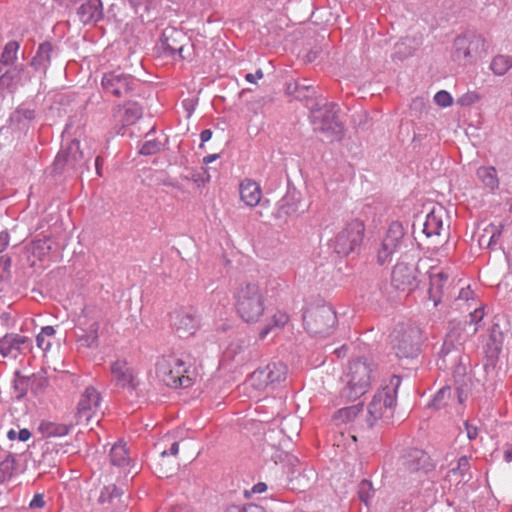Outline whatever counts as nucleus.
Instances as JSON below:
<instances>
[{
  "instance_id": "1",
  "label": "nucleus",
  "mask_w": 512,
  "mask_h": 512,
  "mask_svg": "<svg viewBox=\"0 0 512 512\" xmlns=\"http://www.w3.org/2000/svg\"><path fill=\"white\" fill-rule=\"evenodd\" d=\"M377 376L376 366L367 359L358 358L350 361L342 377L344 387L341 389V397L346 400L360 398L369 391Z\"/></svg>"
},
{
  "instance_id": "2",
  "label": "nucleus",
  "mask_w": 512,
  "mask_h": 512,
  "mask_svg": "<svg viewBox=\"0 0 512 512\" xmlns=\"http://www.w3.org/2000/svg\"><path fill=\"white\" fill-rule=\"evenodd\" d=\"M158 379L170 388H189L194 384L195 371L190 361L177 355H165L156 363Z\"/></svg>"
},
{
  "instance_id": "3",
  "label": "nucleus",
  "mask_w": 512,
  "mask_h": 512,
  "mask_svg": "<svg viewBox=\"0 0 512 512\" xmlns=\"http://www.w3.org/2000/svg\"><path fill=\"white\" fill-rule=\"evenodd\" d=\"M401 378L393 375L389 384L379 389L373 396L367 408L366 422L368 427H374L380 420H388L393 416L397 391Z\"/></svg>"
},
{
  "instance_id": "4",
  "label": "nucleus",
  "mask_w": 512,
  "mask_h": 512,
  "mask_svg": "<svg viewBox=\"0 0 512 512\" xmlns=\"http://www.w3.org/2000/svg\"><path fill=\"white\" fill-rule=\"evenodd\" d=\"M235 301L237 313L247 323L257 322L264 313V294L256 283L241 284L235 293Z\"/></svg>"
},
{
  "instance_id": "5",
  "label": "nucleus",
  "mask_w": 512,
  "mask_h": 512,
  "mask_svg": "<svg viewBox=\"0 0 512 512\" xmlns=\"http://www.w3.org/2000/svg\"><path fill=\"white\" fill-rule=\"evenodd\" d=\"M309 109L310 121L315 132L322 133L331 139L342 132L343 125L339 119L340 107L337 103L314 102Z\"/></svg>"
},
{
  "instance_id": "6",
  "label": "nucleus",
  "mask_w": 512,
  "mask_h": 512,
  "mask_svg": "<svg viewBox=\"0 0 512 512\" xmlns=\"http://www.w3.org/2000/svg\"><path fill=\"white\" fill-rule=\"evenodd\" d=\"M337 322L335 311L330 305L321 304L308 307L303 314V323L306 331L314 337L330 335Z\"/></svg>"
},
{
  "instance_id": "7",
  "label": "nucleus",
  "mask_w": 512,
  "mask_h": 512,
  "mask_svg": "<svg viewBox=\"0 0 512 512\" xmlns=\"http://www.w3.org/2000/svg\"><path fill=\"white\" fill-rule=\"evenodd\" d=\"M486 39L478 33L468 31L455 38L452 59L458 63H473L486 55Z\"/></svg>"
},
{
  "instance_id": "8",
  "label": "nucleus",
  "mask_w": 512,
  "mask_h": 512,
  "mask_svg": "<svg viewBox=\"0 0 512 512\" xmlns=\"http://www.w3.org/2000/svg\"><path fill=\"white\" fill-rule=\"evenodd\" d=\"M421 332L412 325H399L391 335V347L400 359L414 358L420 351Z\"/></svg>"
},
{
  "instance_id": "9",
  "label": "nucleus",
  "mask_w": 512,
  "mask_h": 512,
  "mask_svg": "<svg viewBox=\"0 0 512 512\" xmlns=\"http://www.w3.org/2000/svg\"><path fill=\"white\" fill-rule=\"evenodd\" d=\"M364 231L365 227L361 221L352 220L331 240V247L338 255L348 256L360 248Z\"/></svg>"
},
{
  "instance_id": "10",
  "label": "nucleus",
  "mask_w": 512,
  "mask_h": 512,
  "mask_svg": "<svg viewBox=\"0 0 512 512\" xmlns=\"http://www.w3.org/2000/svg\"><path fill=\"white\" fill-rule=\"evenodd\" d=\"M101 85L104 92L117 98L127 97L138 85V80L121 69L103 74Z\"/></svg>"
},
{
  "instance_id": "11",
  "label": "nucleus",
  "mask_w": 512,
  "mask_h": 512,
  "mask_svg": "<svg viewBox=\"0 0 512 512\" xmlns=\"http://www.w3.org/2000/svg\"><path fill=\"white\" fill-rule=\"evenodd\" d=\"M87 160L83 152L80 150V142L72 140L63 146L58 152L53 163V171L55 173H63L70 171H78L85 164Z\"/></svg>"
},
{
  "instance_id": "12",
  "label": "nucleus",
  "mask_w": 512,
  "mask_h": 512,
  "mask_svg": "<svg viewBox=\"0 0 512 512\" xmlns=\"http://www.w3.org/2000/svg\"><path fill=\"white\" fill-rule=\"evenodd\" d=\"M288 368L282 362H271L250 374L249 382L257 390L280 384L286 380Z\"/></svg>"
},
{
  "instance_id": "13",
  "label": "nucleus",
  "mask_w": 512,
  "mask_h": 512,
  "mask_svg": "<svg viewBox=\"0 0 512 512\" xmlns=\"http://www.w3.org/2000/svg\"><path fill=\"white\" fill-rule=\"evenodd\" d=\"M405 232L400 222H392L381 242L377 252V262L380 265L389 263L394 253L403 245Z\"/></svg>"
},
{
  "instance_id": "14",
  "label": "nucleus",
  "mask_w": 512,
  "mask_h": 512,
  "mask_svg": "<svg viewBox=\"0 0 512 512\" xmlns=\"http://www.w3.org/2000/svg\"><path fill=\"white\" fill-rule=\"evenodd\" d=\"M418 274L414 264L399 260L392 270L391 284L399 291L410 293L419 286Z\"/></svg>"
},
{
  "instance_id": "15",
  "label": "nucleus",
  "mask_w": 512,
  "mask_h": 512,
  "mask_svg": "<svg viewBox=\"0 0 512 512\" xmlns=\"http://www.w3.org/2000/svg\"><path fill=\"white\" fill-rule=\"evenodd\" d=\"M101 400L100 393L94 387H87L82 393L77 406V423L89 424L92 418L97 416Z\"/></svg>"
},
{
  "instance_id": "16",
  "label": "nucleus",
  "mask_w": 512,
  "mask_h": 512,
  "mask_svg": "<svg viewBox=\"0 0 512 512\" xmlns=\"http://www.w3.org/2000/svg\"><path fill=\"white\" fill-rule=\"evenodd\" d=\"M453 284L452 274L448 270H438L431 267L429 270V300L433 301L434 307L441 303L444 295Z\"/></svg>"
},
{
  "instance_id": "17",
  "label": "nucleus",
  "mask_w": 512,
  "mask_h": 512,
  "mask_svg": "<svg viewBox=\"0 0 512 512\" xmlns=\"http://www.w3.org/2000/svg\"><path fill=\"white\" fill-rule=\"evenodd\" d=\"M171 325L181 338L194 335L200 326V319L192 308H181L171 313Z\"/></svg>"
},
{
  "instance_id": "18",
  "label": "nucleus",
  "mask_w": 512,
  "mask_h": 512,
  "mask_svg": "<svg viewBox=\"0 0 512 512\" xmlns=\"http://www.w3.org/2000/svg\"><path fill=\"white\" fill-rule=\"evenodd\" d=\"M184 41H186V36L181 30L175 27H167L162 31L159 49L166 56L175 58L178 55L180 59H185L184 51L186 45L183 43Z\"/></svg>"
},
{
  "instance_id": "19",
  "label": "nucleus",
  "mask_w": 512,
  "mask_h": 512,
  "mask_svg": "<svg viewBox=\"0 0 512 512\" xmlns=\"http://www.w3.org/2000/svg\"><path fill=\"white\" fill-rule=\"evenodd\" d=\"M400 469L404 472H428L432 469L429 455L417 448L409 449L400 459Z\"/></svg>"
},
{
  "instance_id": "20",
  "label": "nucleus",
  "mask_w": 512,
  "mask_h": 512,
  "mask_svg": "<svg viewBox=\"0 0 512 512\" xmlns=\"http://www.w3.org/2000/svg\"><path fill=\"white\" fill-rule=\"evenodd\" d=\"M112 381L123 389L136 390L139 383L135 378L133 369L125 359H117L110 366Z\"/></svg>"
},
{
  "instance_id": "21",
  "label": "nucleus",
  "mask_w": 512,
  "mask_h": 512,
  "mask_svg": "<svg viewBox=\"0 0 512 512\" xmlns=\"http://www.w3.org/2000/svg\"><path fill=\"white\" fill-rule=\"evenodd\" d=\"M28 81L30 78L25 76V66L23 64L14 65L0 76V89L14 93L19 86H23Z\"/></svg>"
},
{
  "instance_id": "22",
  "label": "nucleus",
  "mask_w": 512,
  "mask_h": 512,
  "mask_svg": "<svg viewBox=\"0 0 512 512\" xmlns=\"http://www.w3.org/2000/svg\"><path fill=\"white\" fill-rule=\"evenodd\" d=\"M29 339L19 334H6L0 338V354L3 357L16 359L27 348Z\"/></svg>"
},
{
  "instance_id": "23",
  "label": "nucleus",
  "mask_w": 512,
  "mask_h": 512,
  "mask_svg": "<svg viewBox=\"0 0 512 512\" xmlns=\"http://www.w3.org/2000/svg\"><path fill=\"white\" fill-rule=\"evenodd\" d=\"M77 15L84 25L96 24L104 17L101 0H87L78 8Z\"/></svg>"
},
{
  "instance_id": "24",
  "label": "nucleus",
  "mask_w": 512,
  "mask_h": 512,
  "mask_svg": "<svg viewBox=\"0 0 512 512\" xmlns=\"http://www.w3.org/2000/svg\"><path fill=\"white\" fill-rule=\"evenodd\" d=\"M239 193L241 200L250 207L256 206L262 197L260 185L252 179H244L239 185Z\"/></svg>"
},
{
  "instance_id": "25",
  "label": "nucleus",
  "mask_w": 512,
  "mask_h": 512,
  "mask_svg": "<svg viewBox=\"0 0 512 512\" xmlns=\"http://www.w3.org/2000/svg\"><path fill=\"white\" fill-rule=\"evenodd\" d=\"M54 46L49 41H44L39 44L36 54L31 59L30 65L35 70H42L46 72L51 64Z\"/></svg>"
},
{
  "instance_id": "26",
  "label": "nucleus",
  "mask_w": 512,
  "mask_h": 512,
  "mask_svg": "<svg viewBox=\"0 0 512 512\" xmlns=\"http://www.w3.org/2000/svg\"><path fill=\"white\" fill-rule=\"evenodd\" d=\"M109 460L111 465L118 468L125 469L129 467L133 460L126 443L122 441L116 442L110 449Z\"/></svg>"
},
{
  "instance_id": "27",
  "label": "nucleus",
  "mask_w": 512,
  "mask_h": 512,
  "mask_svg": "<svg viewBox=\"0 0 512 512\" xmlns=\"http://www.w3.org/2000/svg\"><path fill=\"white\" fill-rule=\"evenodd\" d=\"M134 12L141 18L142 22L153 20L152 12L160 6L161 0H128Z\"/></svg>"
},
{
  "instance_id": "28",
  "label": "nucleus",
  "mask_w": 512,
  "mask_h": 512,
  "mask_svg": "<svg viewBox=\"0 0 512 512\" xmlns=\"http://www.w3.org/2000/svg\"><path fill=\"white\" fill-rule=\"evenodd\" d=\"M306 82V80H302L288 84V94L294 96L295 99L300 101H308L312 99V97L315 94V88L312 85L307 84Z\"/></svg>"
},
{
  "instance_id": "29",
  "label": "nucleus",
  "mask_w": 512,
  "mask_h": 512,
  "mask_svg": "<svg viewBox=\"0 0 512 512\" xmlns=\"http://www.w3.org/2000/svg\"><path fill=\"white\" fill-rule=\"evenodd\" d=\"M363 411V404L348 406L337 410L333 415V420L337 425L353 422L358 414Z\"/></svg>"
},
{
  "instance_id": "30",
  "label": "nucleus",
  "mask_w": 512,
  "mask_h": 512,
  "mask_svg": "<svg viewBox=\"0 0 512 512\" xmlns=\"http://www.w3.org/2000/svg\"><path fill=\"white\" fill-rule=\"evenodd\" d=\"M35 118V111L24 105L19 106L10 116V123L23 129Z\"/></svg>"
},
{
  "instance_id": "31",
  "label": "nucleus",
  "mask_w": 512,
  "mask_h": 512,
  "mask_svg": "<svg viewBox=\"0 0 512 512\" xmlns=\"http://www.w3.org/2000/svg\"><path fill=\"white\" fill-rule=\"evenodd\" d=\"M448 475L456 476L458 483H467L470 481L472 478L470 471V457L466 455L461 456L457 461L456 467L450 469Z\"/></svg>"
},
{
  "instance_id": "32",
  "label": "nucleus",
  "mask_w": 512,
  "mask_h": 512,
  "mask_svg": "<svg viewBox=\"0 0 512 512\" xmlns=\"http://www.w3.org/2000/svg\"><path fill=\"white\" fill-rule=\"evenodd\" d=\"M443 228V221L441 215H438L435 210L427 214L426 220L423 224V232L427 237L433 235H440Z\"/></svg>"
},
{
  "instance_id": "33",
  "label": "nucleus",
  "mask_w": 512,
  "mask_h": 512,
  "mask_svg": "<svg viewBox=\"0 0 512 512\" xmlns=\"http://www.w3.org/2000/svg\"><path fill=\"white\" fill-rule=\"evenodd\" d=\"M477 176L483 185L490 190H495L499 186L497 171L492 166H482L477 170Z\"/></svg>"
},
{
  "instance_id": "34",
  "label": "nucleus",
  "mask_w": 512,
  "mask_h": 512,
  "mask_svg": "<svg viewBox=\"0 0 512 512\" xmlns=\"http://www.w3.org/2000/svg\"><path fill=\"white\" fill-rule=\"evenodd\" d=\"M51 249V239L49 236L33 240L28 248L29 252L39 260L47 256Z\"/></svg>"
},
{
  "instance_id": "35",
  "label": "nucleus",
  "mask_w": 512,
  "mask_h": 512,
  "mask_svg": "<svg viewBox=\"0 0 512 512\" xmlns=\"http://www.w3.org/2000/svg\"><path fill=\"white\" fill-rule=\"evenodd\" d=\"M288 320L289 316L285 312H275L270 321L259 332V338L264 339L273 329L284 327Z\"/></svg>"
},
{
  "instance_id": "36",
  "label": "nucleus",
  "mask_w": 512,
  "mask_h": 512,
  "mask_svg": "<svg viewBox=\"0 0 512 512\" xmlns=\"http://www.w3.org/2000/svg\"><path fill=\"white\" fill-rule=\"evenodd\" d=\"M121 121L124 125H132L142 116V107L136 102H128L123 105Z\"/></svg>"
},
{
  "instance_id": "37",
  "label": "nucleus",
  "mask_w": 512,
  "mask_h": 512,
  "mask_svg": "<svg viewBox=\"0 0 512 512\" xmlns=\"http://www.w3.org/2000/svg\"><path fill=\"white\" fill-rule=\"evenodd\" d=\"M512 68V57L508 55L495 56L490 64V69L495 75L502 76Z\"/></svg>"
},
{
  "instance_id": "38",
  "label": "nucleus",
  "mask_w": 512,
  "mask_h": 512,
  "mask_svg": "<svg viewBox=\"0 0 512 512\" xmlns=\"http://www.w3.org/2000/svg\"><path fill=\"white\" fill-rule=\"evenodd\" d=\"M19 49V43L16 41H9L1 54L0 57V65H5L6 67L12 66L14 62L17 60V53Z\"/></svg>"
},
{
  "instance_id": "39",
  "label": "nucleus",
  "mask_w": 512,
  "mask_h": 512,
  "mask_svg": "<svg viewBox=\"0 0 512 512\" xmlns=\"http://www.w3.org/2000/svg\"><path fill=\"white\" fill-rule=\"evenodd\" d=\"M453 391L451 387L445 386L437 391L428 406L434 409H441L447 405L448 400L452 397Z\"/></svg>"
},
{
  "instance_id": "40",
  "label": "nucleus",
  "mask_w": 512,
  "mask_h": 512,
  "mask_svg": "<svg viewBox=\"0 0 512 512\" xmlns=\"http://www.w3.org/2000/svg\"><path fill=\"white\" fill-rule=\"evenodd\" d=\"M30 386V378L21 375L19 371L15 372V379L13 381V388L16 393L17 399H22L26 396Z\"/></svg>"
},
{
  "instance_id": "41",
  "label": "nucleus",
  "mask_w": 512,
  "mask_h": 512,
  "mask_svg": "<svg viewBox=\"0 0 512 512\" xmlns=\"http://www.w3.org/2000/svg\"><path fill=\"white\" fill-rule=\"evenodd\" d=\"M55 334V329L52 326H45L41 329L40 333L36 336L37 346L43 351L50 349L52 343L51 338Z\"/></svg>"
},
{
  "instance_id": "42",
  "label": "nucleus",
  "mask_w": 512,
  "mask_h": 512,
  "mask_svg": "<svg viewBox=\"0 0 512 512\" xmlns=\"http://www.w3.org/2000/svg\"><path fill=\"white\" fill-rule=\"evenodd\" d=\"M123 490L115 484L105 486L99 496L100 503H113L115 499L120 498Z\"/></svg>"
},
{
  "instance_id": "43",
  "label": "nucleus",
  "mask_w": 512,
  "mask_h": 512,
  "mask_svg": "<svg viewBox=\"0 0 512 512\" xmlns=\"http://www.w3.org/2000/svg\"><path fill=\"white\" fill-rule=\"evenodd\" d=\"M374 492L375 490L369 480L364 479L359 483L357 493L361 502L368 505L374 497Z\"/></svg>"
},
{
  "instance_id": "44",
  "label": "nucleus",
  "mask_w": 512,
  "mask_h": 512,
  "mask_svg": "<svg viewBox=\"0 0 512 512\" xmlns=\"http://www.w3.org/2000/svg\"><path fill=\"white\" fill-rule=\"evenodd\" d=\"M161 148H162V144L160 141H158L156 139H149V140H146L141 145L139 153L141 155L150 156V155H154V154H157L158 152H160Z\"/></svg>"
},
{
  "instance_id": "45",
  "label": "nucleus",
  "mask_w": 512,
  "mask_h": 512,
  "mask_svg": "<svg viewBox=\"0 0 512 512\" xmlns=\"http://www.w3.org/2000/svg\"><path fill=\"white\" fill-rule=\"evenodd\" d=\"M15 470V460L13 457H7L0 463V480L5 481L9 479Z\"/></svg>"
},
{
  "instance_id": "46",
  "label": "nucleus",
  "mask_w": 512,
  "mask_h": 512,
  "mask_svg": "<svg viewBox=\"0 0 512 512\" xmlns=\"http://www.w3.org/2000/svg\"><path fill=\"white\" fill-rule=\"evenodd\" d=\"M481 99L476 91H468L457 98V104L460 106H471Z\"/></svg>"
},
{
  "instance_id": "47",
  "label": "nucleus",
  "mask_w": 512,
  "mask_h": 512,
  "mask_svg": "<svg viewBox=\"0 0 512 512\" xmlns=\"http://www.w3.org/2000/svg\"><path fill=\"white\" fill-rule=\"evenodd\" d=\"M225 512H265V510L256 504L230 505Z\"/></svg>"
},
{
  "instance_id": "48",
  "label": "nucleus",
  "mask_w": 512,
  "mask_h": 512,
  "mask_svg": "<svg viewBox=\"0 0 512 512\" xmlns=\"http://www.w3.org/2000/svg\"><path fill=\"white\" fill-rule=\"evenodd\" d=\"M434 101L438 106L446 108L452 105L453 98L449 92L441 90L435 94Z\"/></svg>"
},
{
  "instance_id": "49",
  "label": "nucleus",
  "mask_w": 512,
  "mask_h": 512,
  "mask_svg": "<svg viewBox=\"0 0 512 512\" xmlns=\"http://www.w3.org/2000/svg\"><path fill=\"white\" fill-rule=\"evenodd\" d=\"M280 211L285 215L293 214L297 211V204L290 201L289 197H284L280 202Z\"/></svg>"
},
{
  "instance_id": "50",
  "label": "nucleus",
  "mask_w": 512,
  "mask_h": 512,
  "mask_svg": "<svg viewBox=\"0 0 512 512\" xmlns=\"http://www.w3.org/2000/svg\"><path fill=\"white\" fill-rule=\"evenodd\" d=\"M69 432L66 425L50 424L47 428L48 436H65Z\"/></svg>"
},
{
  "instance_id": "51",
  "label": "nucleus",
  "mask_w": 512,
  "mask_h": 512,
  "mask_svg": "<svg viewBox=\"0 0 512 512\" xmlns=\"http://www.w3.org/2000/svg\"><path fill=\"white\" fill-rule=\"evenodd\" d=\"M79 341L86 347H95L97 346L98 338L86 332L85 335L80 337Z\"/></svg>"
},
{
  "instance_id": "52",
  "label": "nucleus",
  "mask_w": 512,
  "mask_h": 512,
  "mask_svg": "<svg viewBox=\"0 0 512 512\" xmlns=\"http://www.w3.org/2000/svg\"><path fill=\"white\" fill-rule=\"evenodd\" d=\"M179 452V443L173 442L168 450H163L160 453L161 461L164 462L167 456H177Z\"/></svg>"
},
{
  "instance_id": "53",
  "label": "nucleus",
  "mask_w": 512,
  "mask_h": 512,
  "mask_svg": "<svg viewBox=\"0 0 512 512\" xmlns=\"http://www.w3.org/2000/svg\"><path fill=\"white\" fill-rule=\"evenodd\" d=\"M503 225L500 226H492V235L490 237V240L488 242L489 246H492L496 244L497 240L500 238L503 230Z\"/></svg>"
},
{
  "instance_id": "54",
  "label": "nucleus",
  "mask_w": 512,
  "mask_h": 512,
  "mask_svg": "<svg viewBox=\"0 0 512 512\" xmlns=\"http://www.w3.org/2000/svg\"><path fill=\"white\" fill-rule=\"evenodd\" d=\"M45 505L44 497L42 494H35L31 500L29 507L32 509L43 508Z\"/></svg>"
},
{
  "instance_id": "55",
  "label": "nucleus",
  "mask_w": 512,
  "mask_h": 512,
  "mask_svg": "<svg viewBox=\"0 0 512 512\" xmlns=\"http://www.w3.org/2000/svg\"><path fill=\"white\" fill-rule=\"evenodd\" d=\"M484 317V310L482 307L474 309L473 312L470 313V322L474 324H478Z\"/></svg>"
},
{
  "instance_id": "56",
  "label": "nucleus",
  "mask_w": 512,
  "mask_h": 512,
  "mask_svg": "<svg viewBox=\"0 0 512 512\" xmlns=\"http://www.w3.org/2000/svg\"><path fill=\"white\" fill-rule=\"evenodd\" d=\"M465 430L467 433V437L469 440H474L478 436L479 429L478 427L470 424L469 422L465 423Z\"/></svg>"
},
{
  "instance_id": "57",
  "label": "nucleus",
  "mask_w": 512,
  "mask_h": 512,
  "mask_svg": "<svg viewBox=\"0 0 512 512\" xmlns=\"http://www.w3.org/2000/svg\"><path fill=\"white\" fill-rule=\"evenodd\" d=\"M454 348H455L454 342L451 339V336L449 335L445 338L440 353L443 355H446Z\"/></svg>"
},
{
  "instance_id": "58",
  "label": "nucleus",
  "mask_w": 512,
  "mask_h": 512,
  "mask_svg": "<svg viewBox=\"0 0 512 512\" xmlns=\"http://www.w3.org/2000/svg\"><path fill=\"white\" fill-rule=\"evenodd\" d=\"M10 235L7 231L0 232V253H2L9 245Z\"/></svg>"
},
{
  "instance_id": "59",
  "label": "nucleus",
  "mask_w": 512,
  "mask_h": 512,
  "mask_svg": "<svg viewBox=\"0 0 512 512\" xmlns=\"http://www.w3.org/2000/svg\"><path fill=\"white\" fill-rule=\"evenodd\" d=\"M268 489V485L264 482H258L257 484H255L252 489H251V493L253 494H260V493H263L265 491H267Z\"/></svg>"
},
{
  "instance_id": "60",
  "label": "nucleus",
  "mask_w": 512,
  "mask_h": 512,
  "mask_svg": "<svg viewBox=\"0 0 512 512\" xmlns=\"http://www.w3.org/2000/svg\"><path fill=\"white\" fill-rule=\"evenodd\" d=\"M100 328V324L97 321L92 322L89 326L86 332L90 333V335H93L98 338V331Z\"/></svg>"
},
{
  "instance_id": "61",
  "label": "nucleus",
  "mask_w": 512,
  "mask_h": 512,
  "mask_svg": "<svg viewBox=\"0 0 512 512\" xmlns=\"http://www.w3.org/2000/svg\"><path fill=\"white\" fill-rule=\"evenodd\" d=\"M11 266V258L9 256L0 257V267H2L3 271H8Z\"/></svg>"
},
{
  "instance_id": "62",
  "label": "nucleus",
  "mask_w": 512,
  "mask_h": 512,
  "mask_svg": "<svg viewBox=\"0 0 512 512\" xmlns=\"http://www.w3.org/2000/svg\"><path fill=\"white\" fill-rule=\"evenodd\" d=\"M31 437V432L24 428V429H21L20 431H18V437L17 439L19 441H22V442H25L27 441L29 438Z\"/></svg>"
},
{
  "instance_id": "63",
  "label": "nucleus",
  "mask_w": 512,
  "mask_h": 512,
  "mask_svg": "<svg viewBox=\"0 0 512 512\" xmlns=\"http://www.w3.org/2000/svg\"><path fill=\"white\" fill-rule=\"evenodd\" d=\"M263 72L261 70H258L255 74L248 73L245 76V79L250 83H255L257 78H262Z\"/></svg>"
},
{
  "instance_id": "64",
  "label": "nucleus",
  "mask_w": 512,
  "mask_h": 512,
  "mask_svg": "<svg viewBox=\"0 0 512 512\" xmlns=\"http://www.w3.org/2000/svg\"><path fill=\"white\" fill-rule=\"evenodd\" d=\"M212 137V131L210 129H205L200 133V139L202 143L209 141Z\"/></svg>"
}]
</instances>
